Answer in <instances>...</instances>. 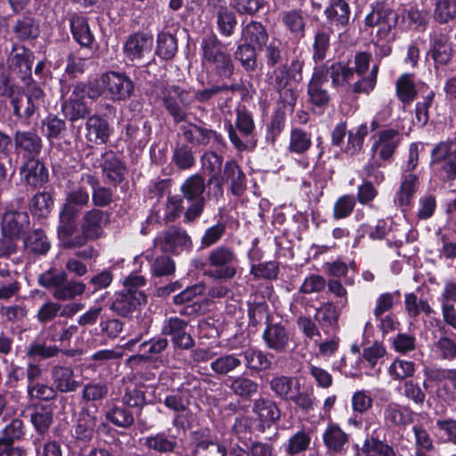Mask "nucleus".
I'll return each instance as SVG.
<instances>
[{"instance_id":"f257e3e1","label":"nucleus","mask_w":456,"mask_h":456,"mask_svg":"<svg viewBox=\"0 0 456 456\" xmlns=\"http://www.w3.org/2000/svg\"><path fill=\"white\" fill-rule=\"evenodd\" d=\"M201 49L203 65L211 67L221 77L228 78L233 74L232 57L216 35L205 37L201 42Z\"/></svg>"},{"instance_id":"39448f33","label":"nucleus","mask_w":456,"mask_h":456,"mask_svg":"<svg viewBox=\"0 0 456 456\" xmlns=\"http://www.w3.org/2000/svg\"><path fill=\"white\" fill-rule=\"evenodd\" d=\"M210 269L208 275L218 280H231L238 273L239 258L235 250L228 246L221 245L213 248L207 257Z\"/></svg>"},{"instance_id":"13d9d810","label":"nucleus","mask_w":456,"mask_h":456,"mask_svg":"<svg viewBox=\"0 0 456 456\" xmlns=\"http://www.w3.org/2000/svg\"><path fill=\"white\" fill-rule=\"evenodd\" d=\"M66 130L65 120L56 116H48L42 121V131L49 141L62 137Z\"/></svg>"},{"instance_id":"393cba45","label":"nucleus","mask_w":456,"mask_h":456,"mask_svg":"<svg viewBox=\"0 0 456 456\" xmlns=\"http://www.w3.org/2000/svg\"><path fill=\"white\" fill-rule=\"evenodd\" d=\"M51 379L57 393H72L81 387V382L75 379L74 370L69 366H53Z\"/></svg>"},{"instance_id":"a211bd4d","label":"nucleus","mask_w":456,"mask_h":456,"mask_svg":"<svg viewBox=\"0 0 456 456\" xmlns=\"http://www.w3.org/2000/svg\"><path fill=\"white\" fill-rule=\"evenodd\" d=\"M270 79L283 104L293 107L297 102V94L292 87L293 80L289 74L288 66L282 65L274 69Z\"/></svg>"},{"instance_id":"f3484780","label":"nucleus","mask_w":456,"mask_h":456,"mask_svg":"<svg viewBox=\"0 0 456 456\" xmlns=\"http://www.w3.org/2000/svg\"><path fill=\"white\" fill-rule=\"evenodd\" d=\"M400 142L401 134L397 130L385 129L379 131L370 149L372 157L375 158L378 155L384 161L390 160Z\"/></svg>"},{"instance_id":"5fc2aeb1","label":"nucleus","mask_w":456,"mask_h":456,"mask_svg":"<svg viewBox=\"0 0 456 456\" xmlns=\"http://www.w3.org/2000/svg\"><path fill=\"white\" fill-rule=\"evenodd\" d=\"M396 94L403 103L411 102L416 95L417 90L411 74H403L395 84Z\"/></svg>"},{"instance_id":"a18cd8bd","label":"nucleus","mask_w":456,"mask_h":456,"mask_svg":"<svg viewBox=\"0 0 456 456\" xmlns=\"http://www.w3.org/2000/svg\"><path fill=\"white\" fill-rule=\"evenodd\" d=\"M229 388L236 395L243 399H248L258 391V384L245 376H236L231 379Z\"/></svg>"},{"instance_id":"774afa93","label":"nucleus","mask_w":456,"mask_h":456,"mask_svg":"<svg viewBox=\"0 0 456 456\" xmlns=\"http://www.w3.org/2000/svg\"><path fill=\"white\" fill-rule=\"evenodd\" d=\"M435 435L438 439L456 444V419H444L436 422Z\"/></svg>"},{"instance_id":"aec40b11","label":"nucleus","mask_w":456,"mask_h":456,"mask_svg":"<svg viewBox=\"0 0 456 456\" xmlns=\"http://www.w3.org/2000/svg\"><path fill=\"white\" fill-rule=\"evenodd\" d=\"M85 90L82 86H74L70 96L61 104V110L65 118L74 122L83 119L90 114V109L84 101Z\"/></svg>"},{"instance_id":"a878e982","label":"nucleus","mask_w":456,"mask_h":456,"mask_svg":"<svg viewBox=\"0 0 456 456\" xmlns=\"http://www.w3.org/2000/svg\"><path fill=\"white\" fill-rule=\"evenodd\" d=\"M86 139L94 144H104L108 142L110 128L108 121L99 115L90 116L85 124Z\"/></svg>"},{"instance_id":"f03ea898","label":"nucleus","mask_w":456,"mask_h":456,"mask_svg":"<svg viewBox=\"0 0 456 456\" xmlns=\"http://www.w3.org/2000/svg\"><path fill=\"white\" fill-rule=\"evenodd\" d=\"M38 283L45 289H53V297L61 301L71 300L86 291V284L75 280L68 281L64 271L57 272L53 268L39 275Z\"/></svg>"},{"instance_id":"8fccbe9b","label":"nucleus","mask_w":456,"mask_h":456,"mask_svg":"<svg viewBox=\"0 0 456 456\" xmlns=\"http://www.w3.org/2000/svg\"><path fill=\"white\" fill-rule=\"evenodd\" d=\"M27 251L36 255H45L50 249V242L41 230H35L24 240Z\"/></svg>"},{"instance_id":"4468645a","label":"nucleus","mask_w":456,"mask_h":456,"mask_svg":"<svg viewBox=\"0 0 456 456\" xmlns=\"http://www.w3.org/2000/svg\"><path fill=\"white\" fill-rule=\"evenodd\" d=\"M180 130L184 140L196 146L215 147L223 144V138L216 131L194 123L181 126Z\"/></svg>"},{"instance_id":"c85d7f7f","label":"nucleus","mask_w":456,"mask_h":456,"mask_svg":"<svg viewBox=\"0 0 456 456\" xmlns=\"http://www.w3.org/2000/svg\"><path fill=\"white\" fill-rule=\"evenodd\" d=\"M193 453L200 456H227L226 448L204 432L192 433Z\"/></svg>"},{"instance_id":"09e8293b","label":"nucleus","mask_w":456,"mask_h":456,"mask_svg":"<svg viewBox=\"0 0 456 456\" xmlns=\"http://www.w3.org/2000/svg\"><path fill=\"white\" fill-rule=\"evenodd\" d=\"M205 181L200 175H193L187 178L181 186L183 197L191 201L200 199H205L203 192L205 191Z\"/></svg>"},{"instance_id":"412c9836","label":"nucleus","mask_w":456,"mask_h":456,"mask_svg":"<svg viewBox=\"0 0 456 456\" xmlns=\"http://www.w3.org/2000/svg\"><path fill=\"white\" fill-rule=\"evenodd\" d=\"M109 223L110 214L94 208L83 214L80 226L91 240H97L102 236L103 229Z\"/></svg>"},{"instance_id":"ddd939ff","label":"nucleus","mask_w":456,"mask_h":456,"mask_svg":"<svg viewBox=\"0 0 456 456\" xmlns=\"http://www.w3.org/2000/svg\"><path fill=\"white\" fill-rule=\"evenodd\" d=\"M452 140L437 143L431 151V165H440L447 180L456 179V149Z\"/></svg>"},{"instance_id":"1a4fd4ad","label":"nucleus","mask_w":456,"mask_h":456,"mask_svg":"<svg viewBox=\"0 0 456 456\" xmlns=\"http://www.w3.org/2000/svg\"><path fill=\"white\" fill-rule=\"evenodd\" d=\"M102 84L105 88V97L112 102L126 101L134 90V82L123 72L108 71L102 74Z\"/></svg>"},{"instance_id":"5701e85b","label":"nucleus","mask_w":456,"mask_h":456,"mask_svg":"<svg viewBox=\"0 0 456 456\" xmlns=\"http://www.w3.org/2000/svg\"><path fill=\"white\" fill-rule=\"evenodd\" d=\"M79 183H86L92 189V201L96 208H104L114 201V191L111 188L101 184L97 176L90 173L81 175Z\"/></svg>"},{"instance_id":"c756f323","label":"nucleus","mask_w":456,"mask_h":456,"mask_svg":"<svg viewBox=\"0 0 456 456\" xmlns=\"http://www.w3.org/2000/svg\"><path fill=\"white\" fill-rule=\"evenodd\" d=\"M90 195L88 191L80 185L67 193L61 211L64 212L67 217L76 218L81 208L88 205Z\"/></svg>"},{"instance_id":"bf43d9fd","label":"nucleus","mask_w":456,"mask_h":456,"mask_svg":"<svg viewBox=\"0 0 456 456\" xmlns=\"http://www.w3.org/2000/svg\"><path fill=\"white\" fill-rule=\"evenodd\" d=\"M234 56L246 70L253 71L256 69V53L255 46L242 42L238 45Z\"/></svg>"},{"instance_id":"69168bd1","label":"nucleus","mask_w":456,"mask_h":456,"mask_svg":"<svg viewBox=\"0 0 456 456\" xmlns=\"http://www.w3.org/2000/svg\"><path fill=\"white\" fill-rule=\"evenodd\" d=\"M176 50V39L173 35L165 32L159 34L156 53L159 57L165 60H169L174 57Z\"/></svg>"},{"instance_id":"7c9ffc66","label":"nucleus","mask_w":456,"mask_h":456,"mask_svg":"<svg viewBox=\"0 0 456 456\" xmlns=\"http://www.w3.org/2000/svg\"><path fill=\"white\" fill-rule=\"evenodd\" d=\"M143 444L148 450L162 454L175 452L178 447L176 436L164 431L146 436Z\"/></svg>"},{"instance_id":"f704fd0d","label":"nucleus","mask_w":456,"mask_h":456,"mask_svg":"<svg viewBox=\"0 0 456 456\" xmlns=\"http://www.w3.org/2000/svg\"><path fill=\"white\" fill-rule=\"evenodd\" d=\"M69 25L74 39L84 47H90L94 42V35L89 28L86 18L73 14L69 18Z\"/></svg>"},{"instance_id":"9b49d317","label":"nucleus","mask_w":456,"mask_h":456,"mask_svg":"<svg viewBox=\"0 0 456 456\" xmlns=\"http://www.w3.org/2000/svg\"><path fill=\"white\" fill-rule=\"evenodd\" d=\"M155 243L162 251L173 254L190 250L192 246L186 231L176 226H171L160 232L155 239Z\"/></svg>"},{"instance_id":"423d86ee","label":"nucleus","mask_w":456,"mask_h":456,"mask_svg":"<svg viewBox=\"0 0 456 456\" xmlns=\"http://www.w3.org/2000/svg\"><path fill=\"white\" fill-rule=\"evenodd\" d=\"M161 101L174 123L179 124L187 120L193 102L188 90L175 85L167 86L162 91Z\"/></svg>"},{"instance_id":"37998d69","label":"nucleus","mask_w":456,"mask_h":456,"mask_svg":"<svg viewBox=\"0 0 456 456\" xmlns=\"http://www.w3.org/2000/svg\"><path fill=\"white\" fill-rule=\"evenodd\" d=\"M324 12L331 25L338 27L348 23L350 9L345 0H331Z\"/></svg>"},{"instance_id":"4be33fe9","label":"nucleus","mask_w":456,"mask_h":456,"mask_svg":"<svg viewBox=\"0 0 456 456\" xmlns=\"http://www.w3.org/2000/svg\"><path fill=\"white\" fill-rule=\"evenodd\" d=\"M13 140L16 150L28 159H37L41 153L43 142L36 131H16Z\"/></svg>"},{"instance_id":"e433bc0d","label":"nucleus","mask_w":456,"mask_h":456,"mask_svg":"<svg viewBox=\"0 0 456 456\" xmlns=\"http://www.w3.org/2000/svg\"><path fill=\"white\" fill-rule=\"evenodd\" d=\"M414 412L405 406L390 403L385 407L384 419L387 422L396 426L405 427L413 421Z\"/></svg>"},{"instance_id":"4c0bfd02","label":"nucleus","mask_w":456,"mask_h":456,"mask_svg":"<svg viewBox=\"0 0 456 456\" xmlns=\"http://www.w3.org/2000/svg\"><path fill=\"white\" fill-rule=\"evenodd\" d=\"M241 355L244 358L245 367L251 371H265L272 366V361L267 353L262 350L248 348L241 353Z\"/></svg>"},{"instance_id":"58836bf2","label":"nucleus","mask_w":456,"mask_h":456,"mask_svg":"<svg viewBox=\"0 0 456 456\" xmlns=\"http://www.w3.org/2000/svg\"><path fill=\"white\" fill-rule=\"evenodd\" d=\"M96 427V418L88 411H82L73 428V436L77 440L89 442L94 436Z\"/></svg>"},{"instance_id":"2f4dec72","label":"nucleus","mask_w":456,"mask_h":456,"mask_svg":"<svg viewBox=\"0 0 456 456\" xmlns=\"http://www.w3.org/2000/svg\"><path fill=\"white\" fill-rule=\"evenodd\" d=\"M222 181L230 183V190L234 195H241L246 188V176L235 160L225 163Z\"/></svg>"},{"instance_id":"680f3d73","label":"nucleus","mask_w":456,"mask_h":456,"mask_svg":"<svg viewBox=\"0 0 456 456\" xmlns=\"http://www.w3.org/2000/svg\"><path fill=\"white\" fill-rule=\"evenodd\" d=\"M172 159L179 169H190L195 164L193 151L187 144H177L174 150Z\"/></svg>"},{"instance_id":"a19ab883","label":"nucleus","mask_w":456,"mask_h":456,"mask_svg":"<svg viewBox=\"0 0 456 456\" xmlns=\"http://www.w3.org/2000/svg\"><path fill=\"white\" fill-rule=\"evenodd\" d=\"M366 438L362 446V450L369 451L370 446L382 442L384 438L385 428L376 416H368L363 420Z\"/></svg>"},{"instance_id":"20e7f679","label":"nucleus","mask_w":456,"mask_h":456,"mask_svg":"<svg viewBox=\"0 0 456 456\" xmlns=\"http://www.w3.org/2000/svg\"><path fill=\"white\" fill-rule=\"evenodd\" d=\"M230 142L239 151L256 147V126L252 114L245 108L236 112L235 127L232 123L226 126Z\"/></svg>"},{"instance_id":"49530a36","label":"nucleus","mask_w":456,"mask_h":456,"mask_svg":"<svg viewBox=\"0 0 456 456\" xmlns=\"http://www.w3.org/2000/svg\"><path fill=\"white\" fill-rule=\"evenodd\" d=\"M168 340L166 338H154L149 341L143 342L140 347L147 348L143 354L131 356L129 361L148 360L155 361L168 346Z\"/></svg>"},{"instance_id":"9d476101","label":"nucleus","mask_w":456,"mask_h":456,"mask_svg":"<svg viewBox=\"0 0 456 456\" xmlns=\"http://www.w3.org/2000/svg\"><path fill=\"white\" fill-rule=\"evenodd\" d=\"M398 14L384 4L378 3L366 16L365 24L369 27H378L377 36L387 38L398 22Z\"/></svg>"},{"instance_id":"c9c22d12","label":"nucleus","mask_w":456,"mask_h":456,"mask_svg":"<svg viewBox=\"0 0 456 456\" xmlns=\"http://www.w3.org/2000/svg\"><path fill=\"white\" fill-rule=\"evenodd\" d=\"M240 39L249 45L262 48L268 41V34L262 23L252 20L242 28Z\"/></svg>"},{"instance_id":"ea45409f","label":"nucleus","mask_w":456,"mask_h":456,"mask_svg":"<svg viewBox=\"0 0 456 456\" xmlns=\"http://www.w3.org/2000/svg\"><path fill=\"white\" fill-rule=\"evenodd\" d=\"M339 312L333 303H323L318 307L314 314V320L319 326L326 331L327 329L335 330L338 328Z\"/></svg>"},{"instance_id":"bb28decb","label":"nucleus","mask_w":456,"mask_h":456,"mask_svg":"<svg viewBox=\"0 0 456 456\" xmlns=\"http://www.w3.org/2000/svg\"><path fill=\"white\" fill-rule=\"evenodd\" d=\"M101 167L102 174L116 187L125 177L126 166L111 151L102 155Z\"/></svg>"},{"instance_id":"6ab92c4d","label":"nucleus","mask_w":456,"mask_h":456,"mask_svg":"<svg viewBox=\"0 0 456 456\" xmlns=\"http://www.w3.org/2000/svg\"><path fill=\"white\" fill-rule=\"evenodd\" d=\"M153 47V37L137 32L129 36L124 45V53L131 61H139L149 56Z\"/></svg>"},{"instance_id":"dca6fc26","label":"nucleus","mask_w":456,"mask_h":456,"mask_svg":"<svg viewBox=\"0 0 456 456\" xmlns=\"http://www.w3.org/2000/svg\"><path fill=\"white\" fill-rule=\"evenodd\" d=\"M262 339L265 346L277 353H285L292 340L288 328L281 323L268 322L262 333Z\"/></svg>"},{"instance_id":"3c124183","label":"nucleus","mask_w":456,"mask_h":456,"mask_svg":"<svg viewBox=\"0 0 456 456\" xmlns=\"http://www.w3.org/2000/svg\"><path fill=\"white\" fill-rule=\"evenodd\" d=\"M433 17L440 24L456 19V0H436Z\"/></svg>"},{"instance_id":"b1692460","label":"nucleus","mask_w":456,"mask_h":456,"mask_svg":"<svg viewBox=\"0 0 456 456\" xmlns=\"http://www.w3.org/2000/svg\"><path fill=\"white\" fill-rule=\"evenodd\" d=\"M28 225L27 212L8 210L3 216L1 231L4 236L17 240Z\"/></svg>"},{"instance_id":"338daca9","label":"nucleus","mask_w":456,"mask_h":456,"mask_svg":"<svg viewBox=\"0 0 456 456\" xmlns=\"http://www.w3.org/2000/svg\"><path fill=\"white\" fill-rule=\"evenodd\" d=\"M404 305L408 315L412 318L418 316L420 313H424L427 315L435 314V311L427 301L419 299L413 293L405 295Z\"/></svg>"},{"instance_id":"f8f14e48","label":"nucleus","mask_w":456,"mask_h":456,"mask_svg":"<svg viewBox=\"0 0 456 456\" xmlns=\"http://www.w3.org/2000/svg\"><path fill=\"white\" fill-rule=\"evenodd\" d=\"M188 322L179 317L167 318L161 327V334L171 337L174 348L183 350L194 346V339L187 332Z\"/></svg>"},{"instance_id":"e2e57ef3","label":"nucleus","mask_w":456,"mask_h":456,"mask_svg":"<svg viewBox=\"0 0 456 456\" xmlns=\"http://www.w3.org/2000/svg\"><path fill=\"white\" fill-rule=\"evenodd\" d=\"M282 21L291 33L299 37L305 36V20L301 11L291 10L283 13Z\"/></svg>"},{"instance_id":"603ef678","label":"nucleus","mask_w":456,"mask_h":456,"mask_svg":"<svg viewBox=\"0 0 456 456\" xmlns=\"http://www.w3.org/2000/svg\"><path fill=\"white\" fill-rule=\"evenodd\" d=\"M61 349L56 346H47L38 340L31 342L26 347V355L31 359L46 360L57 356Z\"/></svg>"},{"instance_id":"de8ad7c7","label":"nucleus","mask_w":456,"mask_h":456,"mask_svg":"<svg viewBox=\"0 0 456 456\" xmlns=\"http://www.w3.org/2000/svg\"><path fill=\"white\" fill-rule=\"evenodd\" d=\"M347 441L348 436L338 425L328 426L323 433L324 444L333 452H339Z\"/></svg>"},{"instance_id":"473e14b6","label":"nucleus","mask_w":456,"mask_h":456,"mask_svg":"<svg viewBox=\"0 0 456 456\" xmlns=\"http://www.w3.org/2000/svg\"><path fill=\"white\" fill-rule=\"evenodd\" d=\"M270 388L281 400L289 401L295 392L300 389L299 381L289 376H274L270 381Z\"/></svg>"},{"instance_id":"c03bdc74","label":"nucleus","mask_w":456,"mask_h":456,"mask_svg":"<svg viewBox=\"0 0 456 456\" xmlns=\"http://www.w3.org/2000/svg\"><path fill=\"white\" fill-rule=\"evenodd\" d=\"M330 73L332 85L334 87L348 86L352 90V85L350 82L354 78V71L353 68H350L342 62H335L330 67L323 65Z\"/></svg>"},{"instance_id":"79ce46f5","label":"nucleus","mask_w":456,"mask_h":456,"mask_svg":"<svg viewBox=\"0 0 456 456\" xmlns=\"http://www.w3.org/2000/svg\"><path fill=\"white\" fill-rule=\"evenodd\" d=\"M253 411L264 423H274L281 418V411L276 403L260 397L254 402Z\"/></svg>"},{"instance_id":"7ed1b4c3","label":"nucleus","mask_w":456,"mask_h":456,"mask_svg":"<svg viewBox=\"0 0 456 456\" xmlns=\"http://www.w3.org/2000/svg\"><path fill=\"white\" fill-rule=\"evenodd\" d=\"M146 281L143 276L131 274L124 281L125 289L120 292L111 308L118 315L126 317L135 311L140 305L146 303V296L139 288L145 285Z\"/></svg>"},{"instance_id":"6e6552de","label":"nucleus","mask_w":456,"mask_h":456,"mask_svg":"<svg viewBox=\"0 0 456 456\" xmlns=\"http://www.w3.org/2000/svg\"><path fill=\"white\" fill-rule=\"evenodd\" d=\"M419 162L418 147L411 144L409 149V159L405 165L399 191L395 201L404 211L411 204L413 196L417 191L419 178L412 173Z\"/></svg>"},{"instance_id":"6e6d98bb","label":"nucleus","mask_w":456,"mask_h":456,"mask_svg":"<svg viewBox=\"0 0 456 456\" xmlns=\"http://www.w3.org/2000/svg\"><path fill=\"white\" fill-rule=\"evenodd\" d=\"M312 145L311 134L300 128H294L290 132L289 150L290 152L303 154Z\"/></svg>"},{"instance_id":"0e129e2a","label":"nucleus","mask_w":456,"mask_h":456,"mask_svg":"<svg viewBox=\"0 0 456 456\" xmlns=\"http://www.w3.org/2000/svg\"><path fill=\"white\" fill-rule=\"evenodd\" d=\"M106 419L117 427L127 428L134 423V416L126 408L113 405L106 413Z\"/></svg>"},{"instance_id":"cd10ccee","label":"nucleus","mask_w":456,"mask_h":456,"mask_svg":"<svg viewBox=\"0 0 456 456\" xmlns=\"http://www.w3.org/2000/svg\"><path fill=\"white\" fill-rule=\"evenodd\" d=\"M33 53L23 46H15L8 58L10 68L23 80L30 77Z\"/></svg>"},{"instance_id":"0eeeda50","label":"nucleus","mask_w":456,"mask_h":456,"mask_svg":"<svg viewBox=\"0 0 456 456\" xmlns=\"http://www.w3.org/2000/svg\"><path fill=\"white\" fill-rule=\"evenodd\" d=\"M44 97L45 94L37 83L34 81L28 83L24 92L12 96L11 104L14 115L28 124L36 110L44 104Z\"/></svg>"},{"instance_id":"2eb2a0df","label":"nucleus","mask_w":456,"mask_h":456,"mask_svg":"<svg viewBox=\"0 0 456 456\" xmlns=\"http://www.w3.org/2000/svg\"><path fill=\"white\" fill-rule=\"evenodd\" d=\"M328 83V69L325 67L315 69L308 84L307 94L310 103L320 109L328 106L330 95L325 86Z\"/></svg>"},{"instance_id":"4d7b16f0","label":"nucleus","mask_w":456,"mask_h":456,"mask_svg":"<svg viewBox=\"0 0 456 456\" xmlns=\"http://www.w3.org/2000/svg\"><path fill=\"white\" fill-rule=\"evenodd\" d=\"M216 23L219 32L225 37H231L237 25L234 13L225 6H219L216 11Z\"/></svg>"},{"instance_id":"72a5a7b5","label":"nucleus","mask_w":456,"mask_h":456,"mask_svg":"<svg viewBox=\"0 0 456 456\" xmlns=\"http://www.w3.org/2000/svg\"><path fill=\"white\" fill-rule=\"evenodd\" d=\"M25 181L32 187H38L47 182L46 167L37 159H28L22 168Z\"/></svg>"},{"instance_id":"052dcab7","label":"nucleus","mask_w":456,"mask_h":456,"mask_svg":"<svg viewBox=\"0 0 456 456\" xmlns=\"http://www.w3.org/2000/svg\"><path fill=\"white\" fill-rule=\"evenodd\" d=\"M241 365L240 359L234 354L222 355L210 363L211 370L218 375H226Z\"/></svg>"},{"instance_id":"864d4df0","label":"nucleus","mask_w":456,"mask_h":456,"mask_svg":"<svg viewBox=\"0 0 456 456\" xmlns=\"http://www.w3.org/2000/svg\"><path fill=\"white\" fill-rule=\"evenodd\" d=\"M436 355L443 360H456V336H442L433 345Z\"/></svg>"}]
</instances>
